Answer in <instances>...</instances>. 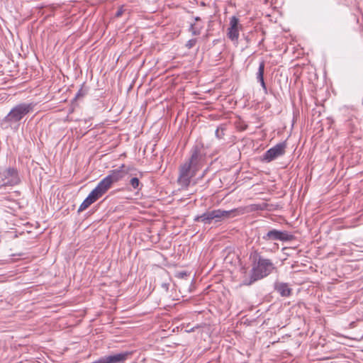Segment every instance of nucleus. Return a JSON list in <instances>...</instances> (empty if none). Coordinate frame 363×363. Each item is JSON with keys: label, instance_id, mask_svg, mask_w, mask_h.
<instances>
[{"label": "nucleus", "instance_id": "f257e3e1", "mask_svg": "<svg viewBox=\"0 0 363 363\" xmlns=\"http://www.w3.org/2000/svg\"><path fill=\"white\" fill-rule=\"evenodd\" d=\"M268 204L266 203H253L246 206H240L229 211L222 209H214L206 211L200 216L194 218L196 222H201L206 224H211L212 221L215 223L221 222L224 220L235 218L238 216L244 215L255 211H264L267 209Z\"/></svg>", "mask_w": 363, "mask_h": 363}, {"label": "nucleus", "instance_id": "7ed1b4c3", "mask_svg": "<svg viewBox=\"0 0 363 363\" xmlns=\"http://www.w3.org/2000/svg\"><path fill=\"white\" fill-rule=\"evenodd\" d=\"M132 169L133 167L123 164L118 168L110 170L108 174L101 179L97 185L106 194L114 183L122 180Z\"/></svg>", "mask_w": 363, "mask_h": 363}, {"label": "nucleus", "instance_id": "20e7f679", "mask_svg": "<svg viewBox=\"0 0 363 363\" xmlns=\"http://www.w3.org/2000/svg\"><path fill=\"white\" fill-rule=\"evenodd\" d=\"M35 105L33 102L20 103L16 105L5 116L4 121L11 123L20 121L25 116L34 111Z\"/></svg>", "mask_w": 363, "mask_h": 363}, {"label": "nucleus", "instance_id": "4468645a", "mask_svg": "<svg viewBox=\"0 0 363 363\" xmlns=\"http://www.w3.org/2000/svg\"><path fill=\"white\" fill-rule=\"evenodd\" d=\"M264 68H265V62L264 60H262L259 64V67L257 72L256 74V79L258 82L260 83L261 86L263 89L264 93L267 94V86L264 79Z\"/></svg>", "mask_w": 363, "mask_h": 363}, {"label": "nucleus", "instance_id": "6e6552de", "mask_svg": "<svg viewBox=\"0 0 363 363\" xmlns=\"http://www.w3.org/2000/svg\"><path fill=\"white\" fill-rule=\"evenodd\" d=\"M263 239L266 240L276 241L279 240L282 242L291 241L295 239V236L286 230L281 231L276 229L269 230L265 235L263 236Z\"/></svg>", "mask_w": 363, "mask_h": 363}, {"label": "nucleus", "instance_id": "39448f33", "mask_svg": "<svg viewBox=\"0 0 363 363\" xmlns=\"http://www.w3.org/2000/svg\"><path fill=\"white\" fill-rule=\"evenodd\" d=\"M21 182L18 172L16 168L9 167L0 172V188L16 186Z\"/></svg>", "mask_w": 363, "mask_h": 363}, {"label": "nucleus", "instance_id": "ddd939ff", "mask_svg": "<svg viewBox=\"0 0 363 363\" xmlns=\"http://www.w3.org/2000/svg\"><path fill=\"white\" fill-rule=\"evenodd\" d=\"M357 111L355 109H351L348 111L346 125L350 133H354L357 130V125H359V120L357 116Z\"/></svg>", "mask_w": 363, "mask_h": 363}, {"label": "nucleus", "instance_id": "f03ea898", "mask_svg": "<svg viewBox=\"0 0 363 363\" xmlns=\"http://www.w3.org/2000/svg\"><path fill=\"white\" fill-rule=\"evenodd\" d=\"M250 258L253 259L250 275L249 277H245L242 281V284L245 286H250L255 281L266 277L274 268L269 259L258 257L257 251L251 253Z\"/></svg>", "mask_w": 363, "mask_h": 363}, {"label": "nucleus", "instance_id": "6ab92c4d", "mask_svg": "<svg viewBox=\"0 0 363 363\" xmlns=\"http://www.w3.org/2000/svg\"><path fill=\"white\" fill-rule=\"evenodd\" d=\"M196 42L197 40L196 38L190 39L189 40L187 41L186 46L188 48H191L196 45Z\"/></svg>", "mask_w": 363, "mask_h": 363}, {"label": "nucleus", "instance_id": "9d476101", "mask_svg": "<svg viewBox=\"0 0 363 363\" xmlns=\"http://www.w3.org/2000/svg\"><path fill=\"white\" fill-rule=\"evenodd\" d=\"M242 26L240 24L239 19L233 16L230 18V26L228 28L227 36L234 43H238L239 32Z\"/></svg>", "mask_w": 363, "mask_h": 363}, {"label": "nucleus", "instance_id": "412c9836", "mask_svg": "<svg viewBox=\"0 0 363 363\" xmlns=\"http://www.w3.org/2000/svg\"><path fill=\"white\" fill-rule=\"evenodd\" d=\"M86 94L85 91H84L82 89H80L78 92L76 94V96L74 97V99H77L80 97L84 96Z\"/></svg>", "mask_w": 363, "mask_h": 363}, {"label": "nucleus", "instance_id": "f3484780", "mask_svg": "<svg viewBox=\"0 0 363 363\" xmlns=\"http://www.w3.org/2000/svg\"><path fill=\"white\" fill-rule=\"evenodd\" d=\"M130 184L134 189H141L143 184L140 183V180L137 177H133L130 180Z\"/></svg>", "mask_w": 363, "mask_h": 363}, {"label": "nucleus", "instance_id": "2eb2a0df", "mask_svg": "<svg viewBox=\"0 0 363 363\" xmlns=\"http://www.w3.org/2000/svg\"><path fill=\"white\" fill-rule=\"evenodd\" d=\"M276 289L281 296H289L291 294V289L286 284L281 283L277 284L276 286Z\"/></svg>", "mask_w": 363, "mask_h": 363}, {"label": "nucleus", "instance_id": "423d86ee", "mask_svg": "<svg viewBox=\"0 0 363 363\" xmlns=\"http://www.w3.org/2000/svg\"><path fill=\"white\" fill-rule=\"evenodd\" d=\"M196 173L194 169L189 167V164L183 163L179 168L178 184L182 188H188L191 179L196 176Z\"/></svg>", "mask_w": 363, "mask_h": 363}, {"label": "nucleus", "instance_id": "a211bd4d", "mask_svg": "<svg viewBox=\"0 0 363 363\" xmlns=\"http://www.w3.org/2000/svg\"><path fill=\"white\" fill-rule=\"evenodd\" d=\"M224 135V128L222 126L218 127L216 130V136L218 139L223 138Z\"/></svg>", "mask_w": 363, "mask_h": 363}, {"label": "nucleus", "instance_id": "393cba45", "mask_svg": "<svg viewBox=\"0 0 363 363\" xmlns=\"http://www.w3.org/2000/svg\"><path fill=\"white\" fill-rule=\"evenodd\" d=\"M286 249H287V247H282V249H281V250H286Z\"/></svg>", "mask_w": 363, "mask_h": 363}, {"label": "nucleus", "instance_id": "b1692460", "mask_svg": "<svg viewBox=\"0 0 363 363\" xmlns=\"http://www.w3.org/2000/svg\"><path fill=\"white\" fill-rule=\"evenodd\" d=\"M194 21H201V18L199 17V16H196V17L194 18Z\"/></svg>", "mask_w": 363, "mask_h": 363}, {"label": "nucleus", "instance_id": "5701e85b", "mask_svg": "<svg viewBox=\"0 0 363 363\" xmlns=\"http://www.w3.org/2000/svg\"><path fill=\"white\" fill-rule=\"evenodd\" d=\"M122 13H123V11H122V9H120V10H118V11L116 12V17H120V16L122 15Z\"/></svg>", "mask_w": 363, "mask_h": 363}, {"label": "nucleus", "instance_id": "aec40b11", "mask_svg": "<svg viewBox=\"0 0 363 363\" xmlns=\"http://www.w3.org/2000/svg\"><path fill=\"white\" fill-rule=\"evenodd\" d=\"M188 273L186 271L178 272L176 274V277L180 279H184L187 277Z\"/></svg>", "mask_w": 363, "mask_h": 363}, {"label": "nucleus", "instance_id": "f8f14e48", "mask_svg": "<svg viewBox=\"0 0 363 363\" xmlns=\"http://www.w3.org/2000/svg\"><path fill=\"white\" fill-rule=\"evenodd\" d=\"M132 352H123L112 355L104 356L100 358L101 363H125L131 356Z\"/></svg>", "mask_w": 363, "mask_h": 363}, {"label": "nucleus", "instance_id": "4be33fe9", "mask_svg": "<svg viewBox=\"0 0 363 363\" xmlns=\"http://www.w3.org/2000/svg\"><path fill=\"white\" fill-rule=\"evenodd\" d=\"M169 283H163V284H162V288H163L166 291H168V289H169Z\"/></svg>", "mask_w": 363, "mask_h": 363}, {"label": "nucleus", "instance_id": "dca6fc26", "mask_svg": "<svg viewBox=\"0 0 363 363\" xmlns=\"http://www.w3.org/2000/svg\"><path fill=\"white\" fill-rule=\"evenodd\" d=\"M202 29L203 26L201 24L194 23L190 25L189 30L193 35H199L201 34Z\"/></svg>", "mask_w": 363, "mask_h": 363}, {"label": "nucleus", "instance_id": "9b49d317", "mask_svg": "<svg viewBox=\"0 0 363 363\" xmlns=\"http://www.w3.org/2000/svg\"><path fill=\"white\" fill-rule=\"evenodd\" d=\"M105 193L97 185L88 195V196L81 203L78 212H82L86 209L93 203L100 199Z\"/></svg>", "mask_w": 363, "mask_h": 363}, {"label": "nucleus", "instance_id": "1a4fd4ad", "mask_svg": "<svg viewBox=\"0 0 363 363\" xmlns=\"http://www.w3.org/2000/svg\"><path fill=\"white\" fill-rule=\"evenodd\" d=\"M286 148V143L285 142L279 143L265 152L263 155V160L267 162H270L277 157L284 155Z\"/></svg>", "mask_w": 363, "mask_h": 363}, {"label": "nucleus", "instance_id": "0eeeda50", "mask_svg": "<svg viewBox=\"0 0 363 363\" xmlns=\"http://www.w3.org/2000/svg\"><path fill=\"white\" fill-rule=\"evenodd\" d=\"M205 159V154L202 152V147L198 145H194L191 150V157L185 163L196 172L202 167Z\"/></svg>", "mask_w": 363, "mask_h": 363}]
</instances>
